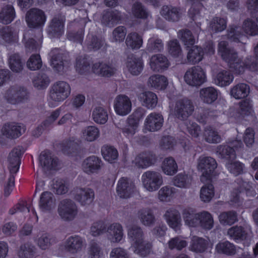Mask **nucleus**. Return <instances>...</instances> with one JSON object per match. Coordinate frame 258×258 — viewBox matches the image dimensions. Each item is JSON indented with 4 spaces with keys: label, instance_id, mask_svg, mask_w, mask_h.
Instances as JSON below:
<instances>
[{
    "label": "nucleus",
    "instance_id": "9d476101",
    "mask_svg": "<svg viewBox=\"0 0 258 258\" xmlns=\"http://www.w3.org/2000/svg\"><path fill=\"white\" fill-rule=\"evenodd\" d=\"M227 235L235 241H243L250 239L252 237L251 227L247 224L242 226H233L227 230Z\"/></svg>",
    "mask_w": 258,
    "mask_h": 258
},
{
    "label": "nucleus",
    "instance_id": "cd10ccee",
    "mask_svg": "<svg viewBox=\"0 0 258 258\" xmlns=\"http://www.w3.org/2000/svg\"><path fill=\"white\" fill-rule=\"evenodd\" d=\"M192 181L191 175L185 172L179 173L173 177L172 180L173 185L180 188L189 187Z\"/></svg>",
    "mask_w": 258,
    "mask_h": 258
},
{
    "label": "nucleus",
    "instance_id": "aec40b11",
    "mask_svg": "<svg viewBox=\"0 0 258 258\" xmlns=\"http://www.w3.org/2000/svg\"><path fill=\"white\" fill-rule=\"evenodd\" d=\"M163 122L164 118L161 114L151 113L145 119V130L150 132L157 131L161 128Z\"/></svg>",
    "mask_w": 258,
    "mask_h": 258
},
{
    "label": "nucleus",
    "instance_id": "4be33fe9",
    "mask_svg": "<svg viewBox=\"0 0 258 258\" xmlns=\"http://www.w3.org/2000/svg\"><path fill=\"white\" fill-rule=\"evenodd\" d=\"M56 206V199L53 194L49 191L42 192L40 197L39 207L42 212H50Z\"/></svg>",
    "mask_w": 258,
    "mask_h": 258
},
{
    "label": "nucleus",
    "instance_id": "09e8293b",
    "mask_svg": "<svg viewBox=\"0 0 258 258\" xmlns=\"http://www.w3.org/2000/svg\"><path fill=\"white\" fill-rule=\"evenodd\" d=\"M215 195L214 188L212 184L203 185L200 190V197L204 202H209Z\"/></svg>",
    "mask_w": 258,
    "mask_h": 258
},
{
    "label": "nucleus",
    "instance_id": "473e14b6",
    "mask_svg": "<svg viewBox=\"0 0 258 258\" xmlns=\"http://www.w3.org/2000/svg\"><path fill=\"white\" fill-rule=\"evenodd\" d=\"M161 168L163 173L169 176L174 175L178 170L177 164L172 157L165 158L162 163Z\"/></svg>",
    "mask_w": 258,
    "mask_h": 258
},
{
    "label": "nucleus",
    "instance_id": "2f4dec72",
    "mask_svg": "<svg viewBox=\"0 0 258 258\" xmlns=\"http://www.w3.org/2000/svg\"><path fill=\"white\" fill-rule=\"evenodd\" d=\"M148 84L151 87L162 90L166 88L168 82L167 78L164 76L154 75L149 78Z\"/></svg>",
    "mask_w": 258,
    "mask_h": 258
},
{
    "label": "nucleus",
    "instance_id": "c756f323",
    "mask_svg": "<svg viewBox=\"0 0 258 258\" xmlns=\"http://www.w3.org/2000/svg\"><path fill=\"white\" fill-rule=\"evenodd\" d=\"M139 125V120L130 116L126 120V125L121 129L122 133L126 137L131 138L138 132Z\"/></svg>",
    "mask_w": 258,
    "mask_h": 258
},
{
    "label": "nucleus",
    "instance_id": "39448f33",
    "mask_svg": "<svg viewBox=\"0 0 258 258\" xmlns=\"http://www.w3.org/2000/svg\"><path fill=\"white\" fill-rule=\"evenodd\" d=\"M217 167V162L214 158L201 156L197 160V169L201 173V181L203 183L211 181Z\"/></svg>",
    "mask_w": 258,
    "mask_h": 258
},
{
    "label": "nucleus",
    "instance_id": "774afa93",
    "mask_svg": "<svg viewBox=\"0 0 258 258\" xmlns=\"http://www.w3.org/2000/svg\"><path fill=\"white\" fill-rule=\"evenodd\" d=\"M226 27V21L223 18H215L212 21L210 27L212 31L221 32L224 30Z\"/></svg>",
    "mask_w": 258,
    "mask_h": 258
},
{
    "label": "nucleus",
    "instance_id": "72a5a7b5",
    "mask_svg": "<svg viewBox=\"0 0 258 258\" xmlns=\"http://www.w3.org/2000/svg\"><path fill=\"white\" fill-rule=\"evenodd\" d=\"M40 164L44 170L55 168L57 166V159L53 157L49 152H42L39 157Z\"/></svg>",
    "mask_w": 258,
    "mask_h": 258
},
{
    "label": "nucleus",
    "instance_id": "5fc2aeb1",
    "mask_svg": "<svg viewBox=\"0 0 258 258\" xmlns=\"http://www.w3.org/2000/svg\"><path fill=\"white\" fill-rule=\"evenodd\" d=\"M51 238L46 233L39 234L35 238L34 241L37 246L43 250L48 249L51 245Z\"/></svg>",
    "mask_w": 258,
    "mask_h": 258
},
{
    "label": "nucleus",
    "instance_id": "412c9836",
    "mask_svg": "<svg viewBox=\"0 0 258 258\" xmlns=\"http://www.w3.org/2000/svg\"><path fill=\"white\" fill-rule=\"evenodd\" d=\"M63 16H55L51 20L47 31L50 37H59L64 32Z\"/></svg>",
    "mask_w": 258,
    "mask_h": 258
},
{
    "label": "nucleus",
    "instance_id": "bb28decb",
    "mask_svg": "<svg viewBox=\"0 0 258 258\" xmlns=\"http://www.w3.org/2000/svg\"><path fill=\"white\" fill-rule=\"evenodd\" d=\"M126 67L131 74L137 76L142 71L144 63L142 59L131 56L127 58Z\"/></svg>",
    "mask_w": 258,
    "mask_h": 258
},
{
    "label": "nucleus",
    "instance_id": "37998d69",
    "mask_svg": "<svg viewBox=\"0 0 258 258\" xmlns=\"http://www.w3.org/2000/svg\"><path fill=\"white\" fill-rule=\"evenodd\" d=\"M36 248L31 244L25 243L21 245L17 251L19 258H33L35 254Z\"/></svg>",
    "mask_w": 258,
    "mask_h": 258
},
{
    "label": "nucleus",
    "instance_id": "f257e3e1",
    "mask_svg": "<svg viewBox=\"0 0 258 258\" xmlns=\"http://www.w3.org/2000/svg\"><path fill=\"white\" fill-rule=\"evenodd\" d=\"M218 53L227 62L231 71L235 74H241L246 70L256 71L258 64L251 62V57H247L244 60L238 58L236 52L227 47V43L221 41L219 44Z\"/></svg>",
    "mask_w": 258,
    "mask_h": 258
},
{
    "label": "nucleus",
    "instance_id": "c03bdc74",
    "mask_svg": "<svg viewBox=\"0 0 258 258\" xmlns=\"http://www.w3.org/2000/svg\"><path fill=\"white\" fill-rule=\"evenodd\" d=\"M138 217L141 222L145 226H150L155 222L154 216L150 209H144L138 212Z\"/></svg>",
    "mask_w": 258,
    "mask_h": 258
},
{
    "label": "nucleus",
    "instance_id": "69168bd1",
    "mask_svg": "<svg viewBox=\"0 0 258 258\" xmlns=\"http://www.w3.org/2000/svg\"><path fill=\"white\" fill-rule=\"evenodd\" d=\"M126 34L125 28L122 26L116 28L112 32L111 40L114 42H120L124 40Z\"/></svg>",
    "mask_w": 258,
    "mask_h": 258
},
{
    "label": "nucleus",
    "instance_id": "a18cd8bd",
    "mask_svg": "<svg viewBox=\"0 0 258 258\" xmlns=\"http://www.w3.org/2000/svg\"><path fill=\"white\" fill-rule=\"evenodd\" d=\"M15 18V11L11 6L4 7L0 13V23L4 24L10 23Z\"/></svg>",
    "mask_w": 258,
    "mask_h": 258
},
{
    "label": "nucleus",
    "instance_id": "864d4df0",
    "mask_svg": "<svg viewBox=\"0 0 258 258\" xmlns=\"http://www.w3.org/2000/svg\"><path fill=\"white\" fill-rule=\"evenodd\" d=\"M168 52L174 58L180 60L183 56L181 47L176 40L170 41L168 43Z\"/></svg>",
    "mask_w": 258,
    "mask_h": 258
},
{
    "label": "nucleus",
    "instance_id": "0e129e2a",
    "mask_svg": "<svg viewBox=\"0 0 258 258\" xmlns=\"http://www.w3.org/2000/svg\"><path fill=\"white\" fill-rule=\"evenodd\" d=\"M9 63L12 71L19 72L22 70V64L20 56L17 54H13L10 56Z\"/></svg>",
    "mask_w": 258,
    "mask_h": 258
},
{
    "label": "nucleus",
    "instance_id": "6ab92c4d",
    "mask_svg": "<svg viewBox=\"0 0 258 258\" xmlns=\"http://www.w3.org/2000/svg\"><path fill=\"white\" fill-rule=\"evenodd\" d=\"M148 64L153 71L160 72L167 69L170 63L165 56L161 54H157L152 55L149 58Z\"/></svg>",
    "mask_w": 258,
    "mask_h": 258
},
{
    "label": "nucleus",
    "instance_id": "ea45409f",
    "mask_svg": "<svg viewBox=\"0 0 258 258\" xmlns=\"http://www.w3.org/2000/svg\"><path fill=\"white\" fill-rule=\"evenodd\" d=\"M161 14L168 21H177L179 19L181 13L177 8L164 6L161 10Z\"/></svg>",
    "mask_w": 258,
    "mask_h": 258
},
{
    "label": "nucleus",
    "instance_id": "a878e982",
    "mask_svg": "<svg viewBox=\"0 0 258 258\" xmlns=\"http://www.w3.org/2000/svg\"><path fill=\"white\" fill-rule=\"evenodd\" d=\"M75 198L81 205H89L94 198V193L93 190L89 188H79L76 190Z\"/></svg>",
    "mask_w": 258,
    "mask_h": 258
},
{
    "label": "nucleus",
    "instance_id": "5701e85b",
    "mask_svg": "<svg viewBox=\"0 0 258 258\" xmlns=\"http://www.w3.org/2000/svg\"><path fill=\"white\" fill-rule=\"evenodd\" d=\"M27 93L24 88L13 87L8 90L5 95L6 99L12 104L23 101L27 99Z\"/></svg>",
    "mask_w": 258,
    "mask_h": 258
},
{
    "label": "nucleus",
    "instance_id": "052dcab7",
    "mask_svg": "<svg viewBox=\"0 0 258 258\" xmlns=\"http://www.w3.org/2000/svg\"><path fill=\"white\" fill-rule=\"evenodd\" d=\"M34 86L37 89H45L49 84V80L45 74H38L33 80Z\"/></svg>",
    "mask_w": 258,
    "mask_h": 258
},
{
    "label": "nucleus",
    "instance_id": "20e7f679",
    "mask_svg": "<svg viewBox=\"0 0 258 258\" xmlns=\"http://www.w3.org/2000/svg\"><path fill=\"white\" fill-rule=\"evenodd\" d=\"M8 168L10 173L4 186V195L8 197L13 189L15 185L14 174L16 173L19 168V156L17 150H13L8 156Z\"/></svg>",
    "mask_w": 258,
    "mask_h": 258
},
{
    "label": "nucleus",
    "instance_id": "4c0bfd02",
    "mask_svg": "<svg viewBox=\"0 0 258 258\" xmlns=\"http://www.w3.org/2000/svg\"><path fill=\"white\" fill-rule=\"evenodd\" d=\"M249 87L245 83H240L233 87L230 94L234 98L239 99L246 97L249 93Z\"/></svg>",
    "mask_w": 258,
    "mask_h": 258
},
{
    "label": "nucleus",
    "instance_id": "6e6d98bb",
    "mask_svg": "<svg viewBox=\"0 0 258 258\" xmlns=\"http://www.w3.org/2000/svg\"><path fill=\"white\" fill-rule=\"evenodd\" d=\"M220 222L224 225H231L237 220V215L234 212H223L219 216Z\"/></svg>",
    "mask_w": 258,
    "mask_h": 258
},
{
    "label": "nucleus",
    "instance_id": "f704fd0d",
    "mask_svg": "<svg viewBox=\"0 0 258 258\" xmlns=\"http://www.w3.org/2000/svg\"><path fill=\"white\" fill-rule=\"evenodd\" d=\"M234 77L230 72L227 71H219L214 78L215 83L221 87L226 86L231 84Z\"/></svg>",
    "mask_w": 258,
    "mask_h": 258
},
{
    "label": "nucleus",
    "instance_id": "de8ad7c7",
    "mask_svg": "<svg viewBox=\"0 0 258 258\" xmlns=\"http://www.w3.org/2000/svg\"><path fill=\"white\" fill-rule=\"evenodd\" d=\"M92 118L97 123L104 124L108 119L107 111L102 107H95L92 112Z\"/></svg>",
    "mask_w": 258,
    "mask_h": 258
},
{
    "label": "nucleus",
    "instance_id": "dca6fc26",
    "mask_svg": "<svg viewBox=\"0 0 258 258\" xmlns=\"http://www.w3.org/2000/svg\"><path fill=\"white\" fill-rule=\"evenodd\" d=\"M46 21L44 12L38 9H31L27 12L26 21L30 28H35L43 25Z\"/></svg>",
    "mask_w": 258,
    "mask_h": 258
},
{
    "label": "nucleus",
    "instance_id": "f03ea898",
    "mask_svg": "<svg viewBox=\"0 0 258 258\" xmlns=\"http://www.w3.org/2000/svg\"><path fill=\"white\" fill-rule=\"evenodd\" d=\"M182 214L185 225L189 227H200L209 230L214 226L213 216L207 211L195 213L192 209H186Z\"/></svg>",
    "mask_w": 258,
    "mask_h": 258
},
{
    "label": "nucleus",
    "instance_id": "a211bd4d",
    "mask_svg": "<svg viewBox=\"0 0 258 258\" xmlns=\"http://www.w3.org/2000/svg\"><path fill=\"white\" fill-rule=\"evenodd\" d=\"M102 166L101 159L96 156H91L86 158L82 164L83 170L88 174L98 173Z\"/></svg>",
    "mask_w": 258,
    "mask_h": 258
},
{
    "label": "nucleus",
    "instance_id": "c85d7f7f",
    "mask_svg": "<svg viewBox=\"0 0 258 258\" xmlns=\"http://www.w3.org/2000/svg\"><path fill=\"white\" fill-rule=\"evenodd\" d=\"M92 70L94 73L98 75L108 77L115 73L116 69L112 65L96 63L92 66Z\"/></svg>",
    "mask_w": 258,
    "mask_h": 258
},
{
    "label": "nucleus",
    "instance_id": "c9c22d12",
    "mask_svg": "<svg viewBox=\"0 0 258 258\" xmlns=\"http://www.w3.org/2000/svg\"><path fill=\"white\" fill-rule=\"evenodd\" d=\"M187 49L188 50L187 59L189 62L195 64L202 60L204 51L201 47L195 45Z\"/></svg>",
    "mask_w": 258,
    "mask_h": 258
},
{
    "label": "nucleus",
    "instance_id": "603ef678",
    "mask_svg": "<svg viewBox=\"0 0 258 258\" xmlns=\"http://www.w3.org/2000/svg\"><path fill=\"white\" fill-rule=\"evenodd\" d=\"M146 49L151 53L159 52L163 49V44L160 39L152 37L148 40Z\"/></svg>",
    "mask_w": 258,
    "mask_h": 258
},
{
    "label": "nucleus",
    "instance_id": "2eb2a0df",
    "mask_svg": "<svg viewBox=\"0 0 258 258\" xmlns=\"http://www.w3.org/2000/svg\"><path fill=\"white\" fill-rule=\"evenodd\" d=\"M85 240L78 235L69 237L60 246L61 249L72 253H76L82 250Z\"/></svg>",
    "mask_w": 258,
    "mask_h": 258
},
{
    "label": "nucleus",
    "instance_id": "13d9d810",
    "mask_svg": "<svg viewBox=\"0 0 258 258\" xmlns=\"http://www.w3.org/2000/svg\"><path fill=\"white\" fill-rule=\"evenodd\" d=\"M216 249L219 253L227 254H232L235 252V246L228 241L219 243L216 245Z\"/></svg>",
    "mask_w": 258,
    "mask_h": 258
},
{
    "label": "nucleus",
    "instance_id": "338daca9",
    "mask_svg": "<svg viewBox=\"0 0 258 258\" xmlns=\"http://www.w3.org/2000/svg\"><path fill=\"white\" fill-rule=\"evenodd\" d=\"M242 29L244 32L249 35L258 34V27L251 20L247 19L243 23Z\"/></svg>",
    "mask_w": 258,
    "mask_h": 258
},
{
    "label": "nucleus",
    "instance_id": "8fccbe9b",
    "mask_svg": "<svg viewBox=\"0 0 258 258\" xmlns=\"http://www.w3.org/2000/svg\"><path fill=\"white\" fill-rule=\"evenodd\" d=\"M143 43L142 37L137 33L129 34L126 39V44L128 47L132 49L140 48Z\"/></svg>",
    "mask_w": 258,
    "mask_h": 258
},
{
    "label": "nucleus",
    "instance_id": "49530a36",
    "mask_svg": "<svg viewBox=\"0 0 258 258\" xmlns=\"http://www.w3.org/2000/svg\"><path fill=\"white\" fill-rule=\"evenodd\" d=\"M101 153L104 160L109 163L113 162L118 156L117 150L111 146H104L102 147Z\"/></svg>",
    "mask_w": 258,
    "mask_h": 258
},
{
    "label": "nucleus",
    "instance_id": "7ed1b4c3",
    "mask_svg": "<svg viewBox=\"0 0 258 258\" xmlns=\"http://www.w3.org/2000/svg\"><path fill=\"white\" fill-rule=\"evenodd\" d=\"M127 234L135 252L141 256H146L150 253L151 245L144 240L143 231L140 227L136 226L129 227Z\"/></svg>",
    "mask_w": 258,
    "mask_h": 258
},
{
    "label": "nucleus",
    "instance_id": "ddd939ff",
    "mask_svg": "<svg viewBox=\"0 0 258 258\" xmlns=\"http://www.w3.org/2000/svg\"><path fill=\"white\" fill-rule=\"evenodd\" d=\"M193 111L194 106L191 102L186 98L178 99L172 109L174 115L180 119L187 118Z\"/></svg>",
    "mask_w": 258,
    "mask_h": 258
},
{
    "label": "nucleus",
    "instance_id": "bf43d9fd",
    "mask_svg": "<svg viewBox=\"0 0 258 258\" xmlns=\"http://www.w3.org/2000/svg\"><path fill=\"white\" fill-rule=\"evenodd\" d=\"M226 166L229 172L235 176H237L243 172L244 165L237 161H228Z\"/></svg>",
    "mask_w": 258,
    "mask_h": 258
},
{
    "label": "nucleus",
    "instance_id": "f3484780",
    "mask_svg": "<svg viewBox=\"0 0 258 258\" xmlns=\"http://www.w3.org/2000/svg\"><path fill=\"white\" fill-rule=\"evenodd\" d=\"M163 217L168 226L175 231L180 230L182 226V220L180 213L174 208L166 210Z\"/></svg>",
    "mask_w": 258,
    "mask_h": 258
},
{
    "label": "nucleus",
    "instance_id": "f8f14e48",
    "mask_svg": "<svg viewBox=\"0 0 258 258\" xmlns=\"http://www.w3.org/2000/svg\"><path fill=\"white\" fill-rule=\"evenodd\" d=\"M113 108L116 114L122 116L127 115L132 111L131 100L125 95H118L114 100Z\"/></svg>",
    "mask_w": 258,
    "mask_h": 258
},
{
    "label": "nucleus",
    "instance_id": "b1692460",
    "mask_svg": "<svg viewBox=\"0 0 258 258\" xmlns=\"http://www.w3.org/2000/svg\"><path fill=\"white\" fill-rule=\"evenodd\" d=\"M25 130V126L23 124L13 122L4 125L2 133L8 138H16L20 136Z\"/></svg>",
    "mask_w": 258,
    "mask_h": 258
},
{
    "label": "nucleus",
    "instance_id": "6e6552de",
    "mask_svg": "<svg viewBox=\"0 0 258 258\" xmlns=\"http://www.w3.org/2000/svg\"><path fill=\"white\" fill-rule=\"evenodd\" d=\"M70 85L64 81H58L51 87L49 98L55 102H60L66 99L71 94Z\"/></svg>",
    "mask_w": 258,
    "mask_h": 258
},
{
    "label": "nucleus",
    "instance_id": "a19ab883",
    "mask_svg": "<svg viewBox=\"0 0 258 258\" xmlns=\"http://www.w3.org/2000/svg\"><path fill=\"white\" fill-rule=\"evenodd\" d=\"M175 188L165 185L162 187L158 191L157 198L162 202H168L172 199L175 192Z\"/></svg>",
    "mask_w": 258,
    "mask_h": 258
},
{
    "label": "nucleus",
    "instance_id": "58836bf2",
    "mask_svg": "<svg viewBox=\"0 0 258 258\" xmlns=\"http://www.w3.org/2000/svg\"><path fill=\"white\" fill-rule=\"evenodd\" d=\"M100 135L99 129L95 126H89L82 131L81 138L87 142H93L96 140Z\"/></svg>",
    "mask_w": 258,
    "mask_h": 258
},
{
    "label": "nucleus",
    "instance_id": "1a4fd4ad",
    "mask_svg": "<svg viewBox=\"0 0 258 258\" xmlns=\"http://www.w3.org/2000/svg\"><path fill=\"white\" fill-rule=\"evenodd\" d=\"M57 212L59 217L63 220L72 221L77 215V207L72 200L63 199L59 202L58 205Z\"/></svg>",
    "mask_w": 258,
    "mask_h": 258
},
{
    "label": "nucleus",
    "instance_id": "4d7b16f0",
    "mask_svg": "<svg viewBox=\"0 0 258 258\" xmlns=\"http://www.w3.org/2000/svg\"><path fill=\"white\" fill-rule=\"evenodd\" d=\"M80 143V141L77 139L71 138L63 143L62 150L65 153H71L77 149Z\"/></svg>",
    "mask_w": 258,
    "mask_h": 258
},
{
    "label": "nucleus",
    "instance_id": "e433bc0d",
    "mask_svg": "<svg viewBox=\"0 0 258 258\" xmlns=\"http://www.w3.org/2000/svg\"><path fill=\"white\" fill-rule=\"evenodd\" d=\"M217 90L213 87H209L201 89L200 97L205 103L211 104L217 98Z\"/></svg>",
    "mask_w": 258,
    "mask_h": 258
},
{
    "label": "nucleus",
    "instance_id": "0eeeda50",
    "mask_svg": "<svg viewBox=\"0 0 258 258\" xmlns=\"http://www.w3.org/2000/svg\"><path fill=\"white\" fill-rule=\"evenodd\" d=\"M183 79L187 85L199 87L206 82V73L201 67H192L186 71Z\"/></svg>",
    "mask_w": 258,
    "mask_h": 258
},
{
    "label": "nucleus",
    "instance_id": "423d86ee",
    "mask_svg": "<svg viewBox=\"0 0 258 258\" xmlns=\"http://www.w3.org/2000/svg\"><path fill=\"white\" fill-rule=\"evenodd\" d=\"M141 181L144 188L149 192L157 191L163 184L161 174L154 171H147L144 172L141 176Z\"/></svg>",
    "mask_w": 258,
    "mask_h": 258
},
{
    "label": "nucleus",
    "instance_id": "7c9ffc66",
    "mask_svg": "<svg viewBox=\"0 0 258 258\" xmlns=\"http://www.w3.org/2000/svg\"><path fill=\"white\" fill-rule=\"evenodd\" d=\"M139 99L142 104L148 109H153L157 104V95L150 91H146L140 94Z\"/></svg>",
    "mask_w": 258,
    "mask_h": 258
},
{
    "label": "nucleus",
    "instance_id": "9b49d317",
    "mask_svg": "<svg viewBox=\"0 0 258 258\" xmlns=\"http://www.w3.org/2000/svg\"><path fill=\"white\" fill-rule=\"evenodd\" d=\"M243 147L240 140L231 141L227 145L219 146L217 149V153L225 158H234Z\"/></svg>",
    "mask_w": 258,
    "mask_h": 258
},
{
    "label": "nucleus",
    "instance_id": "4468645a",
    "mask_svg": "<svg viewBox=\"0 0 258 258\" xmlns=\"http://www.w3.org/2000/svg\"><path fill=\"white\" fill-rule=\"evenodd\" d=\"M116 192L121 198L127 199L137 192L135 184L131 179L122 177L118 181Z\"/></svg>",
    "mask_w": 258,
    "mask_h": 258
},
{
    "label": "nucleus",
    "instance_id": "e2e57ef3",
    "mask_svg": "<svg viewBox=\"0 0 258 258\" xmlns=\"http://www.w3.org/2000/svg\"><path fill=\"white\" fill-rule=\"evenodd\" d=\"M168 247L170 249L181 250L186 246L187 241L181 237H176L171 239L168 241Z\"/></svg>",
    "mask_w": 258,
    "mask_h": 258
},
{
    "label": "nucleus",
    "instance_id": "680f3d73",
    "mask_svg": "<svg viewBox=\"0 0 258 258\" xmlns=\"http://www.w3.org/2000/svg\"><path fill=\"white\" fill-rule=\"evenodd\" d=\"M204 136L205 140L209 143H218L221 141V139L218 133L211 127L205 130Z\"/></svg>",
    "mask_w": 258,
    "mask_h": 258
},
{
    "label": "nucleus",
    "instance_id": "3c124183",
    "mask_svg": "<svg viewBox=\"0 0 258 258\" xmlns=\"http://www.w3.org/2000/svg\"><path fill=\"white\" fill-rule=\"evenodd\" d=\"M178 36L187 48L194 46L196 42L195 38L189 30H181L178 32Z\"/></svg>",
    "mask_w": 258,
    "mask_h": 258
},
{
    "label": "nucleus",
    "instance_id": "393cba45",
    "mask_svg": "<svg viewBox=\"0 0 258 258\" xmlns=\"http://www.w3.org/2000/svg\"><path fill=\"white\" fill-rule=\"evenodd\" d=\"M123 228L119 223L110 225L107 230V237L111 243H118L123 238Z\"/></svg>",
    "mask_w": 258,
    "mask_h": 258
},
{
    "label": "nucleus",
    "instance_id": "79ce46f5",
    "mask_svg": "<svg viewBox=\"0 0 258 258\" xmlns=\"http://www.w3.org/2000/svg\"><path fill=\"white\" fill-rule=\"evenodd\" d=\"M208 241L203 238L194 236L191 239L189 248L191 251L202 252L205 250Z\"/></svg>",
    "mask_w": 258,
    "mask_h": 258
}]
</instances>
